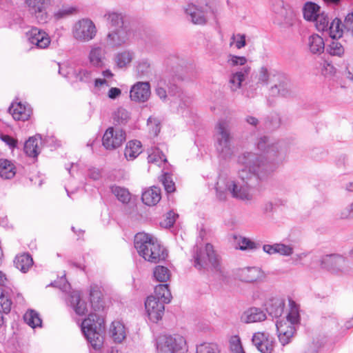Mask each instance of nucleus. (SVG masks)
Segmentation results:
<instances>
[{
  "label": "nucleus",
  "mask_w": 353,
  "mask_h": 353,
  "mask_svg": "<svg viewBox=\"0 0 353 353\" xmlns=\"http://www.w3.org/2000/svg\"><path fill=\"white\" fill-rule=\"evenodd\" d=\"M73 75L77 81L90 83L93 77V71L87 68H78L74 70Z\"/></svg>",
  "instance_id": "nucleus-42"
},
{
  "label": "nucleus",
  "mask_w": 353,
  "mask_h": 353,
  "mask_svg": "<svg viewBox=\"0 0 353 353\" xmlns=\"http://www.w3.org/2000/svg\"><path fill=\"white\" fill-rule=\"evenodd\" d=\"M256 147L263 154L245 152L239 156L238 162L243 167L239 170L237 179L219 176L215 190L219 200H225L228 193L241 201L252 200L261 192L262 181L285 157L283 143L274 142L267 137L259 138Z\"/></svg>",
  "instance_id": "nucleus-1"
},
{
  "label": "nucleus",
  "mask_w": 353,
  "mask_h": 353,
  "mask_svg": "<svg viewBox=\"0 0 353 353\" xmlns=\"http://www.w3.org/2000/svg\"><path fill=\"white\" fill-rule=\"evenodd\" d=\"M39 140L35 137H30L24 143V152L31 157H37L40 152L38 145Z\"/></svg>",
  "instance_id": "nucleus-39"
},
{
  "label": "nucleus",
  "mask_w": 353,
  "mask_h": 353,
  "mask_svg": "<svg viewBox=\"0 0 353 353\" xmlns=\"http://www.w3.org/2000/svg\"><path fill=\"white\" fill-rule=\"evenodd\" d=\"M14 262L16 268L23 272H28L33 264L32 258L28 254L17 256Z\"/></svg>",
  "instance_id": "nucleus-33"
},
{
  "label": "nucleus",
  "mask_w": 353,
  "mask_h": 353,
  "mask_svg": "<svg viewBox=\"0 0 353 353\" xmlns=\"http://www.w3.org/2000/svg\"><path fill=\"white\" fill-rule=\"evenodd\" d=\"M344 78L347 79V83L345 84H343L341 83V86L342 88H347L350 87L352 84H353V67L350 65L346 67L345 72H343Z\"/></svg>",
  "instance_id": "nucleus-58"
},
{
  "label": "nucleus",
  "mask_w": 353,
  "mask_h": 353,
  "mask_svg": "<svg viewBox=\"0 0 353 353\" xmlns=\"http://www.w3.org/2000/svg\"><path fill=\"white\" fill-rule=\"evenodd\" d=\"M25 322L30 327L34 328L41 325L42 321L39 314L33 310H29L23 316Z\"/></svg>",
  "instance_id": "nucleus-41"
},
{
  "label": "nucleus",
  "mask_w": 353,
  "mask_h": 353,
  "mask_svg": "<svg viewBox=\"0 0 353 353\" xmlns=\"http://www.w3.org/2000/svg\"><path fill=\"white\" fill-rule=\"evenodd\" d=\"M265 319V312L258 307H250L245 311L241 316V321L245 323L260 322Z\"/></svg>",
  "instance_id": "nucleus-24"
},
{
  "label": "nucleus",
  "mask_w": 353,
  "mask_h": 353,
  "mask_svg": "<svg viewBox=\"0 0 353 353\" xmlns=\"http://www.w3.org/2000/svg\"><path fill=\"white\" fill-rule=\"evenodd\" d=\"M247 59L245 57H239L235 55H230L228 63L232 65H242L243 67L247 66L245 65Z\"/></svg>",
  "instance_id": "nucleus-59"
},
{
  "label": "nucleus",
  "mask_w": 353,
  "mask_h": 353,
  "mask_svg": "<svg viewBox=\"0 0 353 353\" xmlns=\"http://www.w3.org/2000/svg\"><path fill=\"white\" fill-rule=\"evenodd\" d=\"M125 141V132L120 128H108L102 139V144L107 150H114L120 147Z\"/></svg>",
  "instance_id": "nucleus-9"
},
{
  "label": "nucleus",
  "mask_w": 353,
  "mask_h": 353,
  "mask_svg": "<svg viewBox=\"0 0 353 353\" xmlns=\"http://www.w3.org/2000/svg\"><path fill=\"white\" fill-rule=\"evenodd\" d=\"M214 137L216 149L219 157L228 159L234 154L232 145L231 123L228 119H221L215 126Z\"/></svg>",
  "instance_id": "nucleus-4"
},
{
  "label": "nucleus",
  "mask_w": 353,
  "mask_h": 353,
  "mask_svg": "<svg viewBox=\"0 0 353 353\" xmlns=\"http://www.w3.org/2000/svg\"><path fill=\"white\" fill-rule=\"evenodd\" d=\"M108 48H109L105 43L92 45L88 54V60L90 64L99 68L105 67L107 62Z\"/></svg>",
  "instance_id": "nucleus-11"
},
{
  "label": "nucleus",
  "mask_w": 353,
  "mask_h": 353,
  "mask_svg": "<svg viewBox=\"0 0 353 353\" xmlns=\"http://www.w3.org/2000/svg\"><path fill=\"white\" fill-rule=\"evenodd\" d=\"M68 302L78 315H84L88 312L87 303L82 301L78 291H72L69 294Z\"/></svg>",
  "instance_id": "nucleus-23"
},
{
  "label": "nucleus",
  "mask_w": 353,
  "mask_h": 353,
  "mask_svg": "<svg viewBox=\"0 0 353 353\" xmlns=\"http://www.w3.org/2000/svg\"><path fill=\"white\" fill-rule=\"evenodd\" d=\"M263 251L268 254H277V243L272 245L266 244L263 246Z\"/></svg>",
  "instance_id": "nucleus-64"
},
{
  "label": "nucleus",
  "mask_w": 353,
  "mask_h": 353,
  "mask_svg": "<svg viewBox=\"0 0 353 353\" xmlns=\"http://www.w3.org/2000/svg\"><path fill=\"white\" fill-rule=\"evenodd\" d=\"M250 70V66H244L239 70L232 72L228 81V85L232 92H236L241 88L242 83L248 77Z\"/></svg>",
  "instance_id": "nucleus-18"
},
{
  "label": "nucleus",
  "mask_w": 353,
  "mask_h": 353,
  "mask_svg": "<svg viewBox=\"0 0 353 353\" xmlns=\"http://www.w3.org/2000/svg\"><path fill=\"white\" fill-rule=\"evenodd\" d=\"M105 19L109 30L121 28V26H128L123 21V17L121 13L117 12H108L105 14Z\"/></svg>",
  "instance_id": "nucleus-28"
},
{
  "label": "nucleus",
  "mask_w": 353,
  "mask_h": 353,
  "mask_svg": "<svg viewBox=\"0 0 353 353\" xmlns=\"http://www.w3.org/2000/svg\"><path fill=\"white\" fill-rule=\"evenodd\" d=\"M310 51L312 54H321L325 48L324 41L318 34H312L308 38L307 42Z\"/></svg>",
  "instance_id": "nucleus-32"
},
{
  "label": "nucleus",
  "mask_w": 353,
  "mask_h": 353,
  "mask_svg": "<svg viewBox=\"0 0 353 353\" xmlns=\"http://www.w3.org/2000/svg\"><path fill=\"white\" fill-rule=\"evenodd\" d=\"M231 347L235 350L236 353H244L242 347L241 345L240 339L237 336L234 337L231 341Z\"/></svg>",
  "instance_id": "nucleus-63"
},
{
  "label": "nucleus",
  "mask_w": 353,
  "mask_h": 353,
  "mask_svg": "<svg viewBox=\"0 0 353 353\" xmlns=\"http://www.w3.org/2000/svg\"><path fill=\"white\" fill-rule=\"evenodd\" d=\"M299 320L300 316L299 310L296 306H294L291 307L290 311L287 316V319L285 320H281V321H289L295 327V325L299 323Z\"/></svg>",
  "instance_id": "nucleus-52"
},
{
  "label": "nucleus",
  "mask_w": 353,
  "mask_h": 353,
  "mask_svg": "<svg viewBox=\"0 0 353 353\" xmlns=\"http://www.w3.org/2000/svg\"><path fill=\"white\" fill-rule=\"evenodd\" d=\"M294 252V247L292 245H286L284 243H277V254L281 256H290Z\"/></svg>",
  "instance_id": "nucleus-56"
},
{
  "label": "nucleus",
  "mask_w": 353,
  "mask_h": 353,
  "mask_svg": "<svg viewBox=\"0 0 353 353\" xmlns=\"http://www.w3.org/2000/svg\"><path fill=\"white\" fill-rule=\"evenodd\" d=\"M112 193L117 199L123 203H126L130 200V194L128 190L124 188L112 185L111 188Z\"/></svg>",
  "instance_id": "nucleus-44"
},
{
  "label": "nucleus",
  "mask_w": 353,
  "mask_h": 353,
  "mask_svg": "<svg viewBox=\"0 0 353 353\" xmlns=\"http://www.w3.org/2000/svg\"><path fill=\"white\" fill-rule=\"evenodd\" d=\"M8 110L14 119L19 121L28 120L32 114L30 106L24 105L21 102L12 103Z\"/></svg>",
  "instance_id": "nucleus-21"
},
{
  "label": "nucleus",
  "mask_w": 353,
  "mask_h": 353,
  "mask_svg": "<svg viewBox=\"0 0 353 353\" xmlns=\"http://www.w3.org/2000/svg\"><path fill=\"white\" fill-rule=\"evenodd\" d=\"M114 122L117 124H124L127 123L130 119L129 112L123 108H119L116 111L114 112L112 115Z\"/></svg>",
  "instance_id": "nucleus-47"
},
{
  "label": "nucleus",
  "mask_w": 353,
  "mask_h": 353,
  "mask_svg": "<svg viewBox=\"0 0 353 353\" xmlns=\"http://www.w3.org/2000/svg\"><path fill=\"white\" fill-rule=\"evenodd\" d=\"M14 165L7 159H0V176L2 178L10 179L15 175Z\"/></svg>",
  "instance_id": "nucleus-37"
},
{
  "label": "nucleus",
  "mask_w": 353,
  "mask_h": 353,
  "mask_svg": "<svg viewBox=\"0 0 353 353\" xmlns=\"http://www.w3.org/2000/svg\"><path fill=\"white\" fill-rule=\"evenodd\" d=\"M148 161L149 163H154L157 165H161L162 163L167 161V159L165 155L159 148H152L149 150Z\"/></svg>",
  "instance_id": "nucleus-38"
},
{
  "label": "nucleus",
  "mask_w": 353,
  "mask_h": 353,
  "mask_svg": "<svg viewBox=\"0 0 353 353\" xmlns=\"http://www.w3.org/2000/svg\"><path fill=\"white\" fill-rule=\"evenodd\" d=\"M147 125L150 133L157 137L161 131V120L159 118L151 116L148 119Z\"/></svg>",
  "instance_id": "nucleus-46"
},
{
  "label": "nucleus",
  "mask_w": 353,
  "mask_h": 353,
  "mask_svg": "<svg viewBox=\"0 0 353 353\" xmlns=\"http://www.w3.org/2000/svg\"><path fill=\"white\" fill-rule=\"evenodd\" d=\"M132 36V30L129 26H121V28L109 30L104 42L110 49H118L129 43Z\"/></svg>",
  "instance_id": "nucleus-8"
},
{
  "label": "nucleus",
  "mask_w": 353,
  "mask_h": 353,
  "mask_svg": "<svg viewBox=\"0 0 353 353\" xmlns=\"http://www.w3.org/2000/svg\"><path fill=\"white\" fill-rule=\"evenodd\" d=\"M110 333L111 337L116 343H121L126 338L125 325L119 321H114L112 323Z\"/></svg>",
  "instance_id": "nucleus-29"
},
{
  "label": "nucleus",
  "mask_w": 353,
  "mask_h": 353,
  "mask_svg": "<svg viewBox=\"0 0 353 353\" xmlns=\"http://www.w3.org/2000/svg\"><path fill=\"white\" fill-rule=\"evenodd\" d=\"M141 152V143L140 141L134 140L128 142L124 152L125 158L129 161H132L137 158Z\"/></svg>",
  "instance_id": "nucleus-31"
},
{
  "label": "nucleus",
  "mask_w": 353,
  "mask_h": 353,
  "mask_svg": "<svg viewBox=\"0 0 353 353\" xmlns=\"http://www.w3.org/2000/svg\"><path fill=\"white\" fill-rule=\"evenodd\" d=\"M252 344L261 353H272L274 347V339L268 332H258L253 334Z\"/></svg>",
  "instance_id": "nucleus-14"
},
{
  "label": "nucleus",
  "mask_w": 353,
  "mask_h": 353,
  "mask_svg": "<svg viewBox=\"0 0 353 353\" xmlns=\"http://www.w3.org/2000/svg\"><path fill=\"white\" fill-rule=\"evenodd\" d=\"M158 353H185L188 350L185 339L180 335H163L156 342Z\"/></svg>",
  "instance_id": "nucleus-6"
},
{
  "label": "nucleus",
  "mask_w": 353,
  "mask_h": 353,
  "mask_svg": "<svg viewBox=\"0 0 353 353\" xmlns=\"http://www.w3.org/2000/svg\"><path fill=\"white\" fill-rule=\"evenodd\" d=\"M237 278L243 282L252 283L261 281L265 277L263 272L257 267H248L237 270Z\"/></svg>",
  "instance_id": "nucleus-15"
},
{
  "label": "nucleus",
  "mask_w": 353,
  "mask_h": 353,
  "mask_svg": "<svg viewBox=\"0 0 353 353\" xmlns=\"http://www.w3.org/2000/svg\"><path fill=\"white\" fill-rule=\"evenodd\" d=\"M158 300L164 303H169L172 299V294L168 284H159L154 288V296Z\"/></svg>",
  "instance_id": "nucleus-34"
},
{
  "label": "nucleus",
  "mask_w": 353,
  "mask_h": 353,
  "mask_svg": "<svg viewBox=\"0 0 353 353\" xmlns=\"http://www.w3.org/2000/svg\"><path fill=\"white\" fill-rule=\"evenodd\" d=\"M165 303L160 301L154 296H148L145 302L146 312L150 321L157 323L164 314Z\"/></svg>",
  "instance_id": "nucleus-12"
},
{
  "label": "nucleus",
  "mask_w": 353,
  "mask_h": 353,
  "mask_svg": "<svg viewBox=\"0 0 353 353\" xmlns=\"http://www.w3.org/2000/svg\"><path fill=\"white\" fill-rule=\"evenodd\" d=\"M278 83L272 86L269 90V96L286 97L290 94V85L289 81L283 76L279 75Z\"/></svg>",
  "instance_id": "nucleus-20"
},
{
  "label": "nucleus",
  "mask_w": 353,
  "mask_h": 353,
  "mask_svg": "<svg viewBox=\"0 0 353 353\" xmlns=\"http://www.w3.org/2000/svg\"><path fill=\"white\" fill-rule=\"evenodd\" d=\"M73 37L79 42H88L97 35V29L94 22L88 18L77 21L72 26Z\"/></svg>",
  "instance_id": "nucleus-7"
},
{
  "label": "nucleus",
  "mask_w": 353,
  "mask_h": 353,
  "mask_svg": "<svg viewBox=\"0 0 353 353\" xmlns=\"http://www.w3.org/2000/svg\"><path fill=\"white\" fill-rule=\"evenodd\" d=\"M134 247L139 255L152 263H159L167 257L166 250L153 236L145 233H137L134 236Z\"/></svg>",
  "instance_id": "nucleus-3"
},
{
  "label": "nucleus",
  "mask_w": 353,
  "mask_h": 353,
  "mask_svg": "<svg viewBox=\"0 0 353 353\" xmlns=\"http://www.w3.org/2000/svg\"><path fill=\"white\" fill-rule=\"evenodd\" d=\"M339 216L341 219H353V201L341 210Z\"/></svg>",
  "instance_id": "nucleus-57"
},
{
  "label": "nucleus",
  "mask_w": 353,
  "mask_h": 353,
  "mask_svg": "<svg viewBox=\"0 0 353 353\" xmlns=\"http://www.w3.org/2000/svg\"><path fill=\"white\" fill-rule=\"evenodd\" d=\"M177 216L178 214L174 213L173 211L168 212L166 214L165 219L161 221V226L165 228L172 227L174 225Z\"/></svg>",
  "instance_id": "nucleus-54"
},
{
  "label": "nucleus",
  "mask_w": 353,
  "mask_h": 353,
  "mask_svg": "<svg viewBox=\"0 0 353 353\" xmlns=\"http://www.w3.org/2000/svg\"><path fill=\"white\" fill-rule=\"evenodd\" d=\"M81 330L92 347L98 350L103 345L104 321L97 314H90L81 323Z\"/></svg>",
  "instance_id": "nucleus-5"
},
{
  "label": "nucleus",
  "mask_w": 353,
  "mask_h": 353,
  "mask_svg": "<svg viewBox=\"0 0 353 353\" xmlns=\"http://www.w3.org/2000/svg\"><path fill=\"white\" fill-rule=\"evenodd\" d=\"M28 11L35 16L41 23L47 22L46 8L50 4V0H25Z\"/></svg>",
  "instance_id": "nucleus-13"
},
{
  "label": "nucleus",
  "mask_w": 353,
  "mask_h": 353,
  "mask_svg": "<svg viewBox=\"0 0 353 353\" xmlns=\"http://www.w3.org/2000/svg\"><path fill=\"white\" fill-rule=\"evenodd\" d=\"M196 353H220V350L217 344L205 342L196 345Z\"/></svg>",
  "instance_id": "nucleus-45"
},
{
  "label": "nucleus",
  "mask_w": 353,
  "mask_h": 353,
  "mask_svg": "<svg viewBox=\"0 0 353 353\" xmlns=\"http://www.w3.org/2000/svg\"><path fill=\"white\" fill-rule=\"evenodd\" d=\"M270 77V73L268 68L265 66L260 68L256 75V79L257 80L256 85H267L269 82Z\"/></svg>",
  "instance_id": "nucleus-49"
},
{
  "label": "nucleus",
  "mask_w": 353,
  "mask_h": 353,
  "mask_svg": "<svg viewBox=\"0 0 353 353\" xmlns=\"http://www.w3.org/2000/svg\"><path fill=\"white\" fill-rule=\"evenodd\" d=\"M343 26L353 36V13H349L345 17Z\"/></svg>",
  "instance_id": "nucleus-61"
},
{
  "label": "nucleus",
  "mask_w": 353,
  "mask_h": 353,
  "mask_svg": "<svg viewBox=\"0 0 353 353\" xmlns=\"http://www.w3.org/2000/svg\"><path fill=\"white\" fill-rule=\"evenodd\" d=\"M232 39L235 41V46L236 48L241 49L246 45L245 35L241 34H237L236 35H232Z\"/></svg>",
  "instance_id": "nucleus-60"
},
{
  "label": "nucleus",
  "mask_w": 353,
  "mask_h": 353,
  "mask_svg": "<svg viewBox=\"0 0 353 353\" xmlns=\"http://www.w3.org/2000/svg\"><path fill=\"white\" fill-rule=\"evenodd\" d=\"M136 71L140 77L148 76L150 72V63L147 60L139 61L136 66Z\"/></svg>",
  "instance_id": "nucleus-50"
},
{
  "label": "nucleus",
  "mask_w": 353,
  "mask_h": 353,
  "mask_svg": "<svg viewBox=\"0 0 353 353\" xmlns=\"http://www.w3.org/2000/svg\"><path fill=\"white\" fill-rule=\"evenodd\" d=\"M73 11L74 8H72L60 9L54 12V17L56 20H59L70 15Z\"/></svg>",
  "instance_id": "nucleus-62"
},
{
  "label": "nucleus",
  "mask_w": 353,
  "mask_h": 353,
  "mask_svg": "<svg viewBox=\"0 0 353 353\" xmlns=\"http://www.w3.org/2000/svg\"><path fill=\"white\" fill-rule=\"evenodd\" d=\"M320 7L312 2H307L303 7V17L307 21H314L320 14Z\"/></svg>",
  "instance_id": "nucleus-36"
},
{
  "label": "nucleus",
  "mask_w": 353,
  "mask_h": 353,
  "mask_svg": "<svg viewBox=\"0 0 353 353\" xmlns=\"http://www.w3.org/2000/svg\"><path fill=\"white\" fill-rule=\"evenodd\" d=\"M162 183L165 191L168 193L174 192L175 185L172 181V176L168 173H165L161 178Z\"/></svg>",
  "instance_id": "nucleus-51"
},
{
  "label": "nucleus",
  "mask_w": 353,
  "mask_h": 353,
  "mask_svg": "<svg viewBox=\"0 0 353 353\" xmlns=\"http://www.w3.org/2000/svg\"><path fill=\"white\" fill-rule=\"evenodd\" d=\"M150 96V86L148 82H138L130 90V99L137 102H145Z\"/></svg>",
  "instance_id": "nucleus-16"
},
{
  "label": "nucleus",
  "mask_w": 353,
  "mask_h": 353,
  "mask_svg": "<svg viewBox=\"0 0 353 353\" xmlns=\"http://www.w3.org/2000/svg\"><path fill=\"white\" fill-rule=\"evenodd\" d=\"M90 299L92 309L94 311H99L104 307L102 299V293L100 287L97 285H92L90 289Z\"/></svg>",
  "instance_id": "nucleus-27"
},
{
  "label": "nucleus",
  "mask_w": 353,
  "mask_h": 353,
  "mask_svg": "<svg viewBox=\"0 0 353 353\" xmlns=\"http://www.w3.org/2000/svg\"><path fill=\"white\" fill-rule=\"evenodd\" d=\"M237 244L236 248L241 250H253L258 248V243L244 236H234Z\"/></svg>",
  "instance_id": "nucleus-40"
},
{
  "label": "nucleus",
  "mask_w": 353,
  "mask_h": 353,
  "mask_svg": "<svg viewBox=\"0 0 353 353\" xmlns=\"http://www.w3.org/2000/svg\"><path fill=\"white\" fill-rule=\"evenodd\" d=\"M143 202L149 206L156 205L161 199L160 189L157 187L150 188L143 192L141 196Z\"/></svg>",
  "instance_id": "nucleus-30"
},
{
  "label": "nucleus",
  "mask_w": 353,
  "mask_h": 353,
  "mask_svg": "<svg viewBox=\"0 0 353 353\" xmlns=\"http://www.w3.org/2000/svg\"><path fill=\"white\" fill-rule=\"evenodd\" d=\"M329 53L331 55L341 57L344 53V48L336 41H333L329 46Z\"/></svg>",
  "instance_id": "nucleus-53"
},
{
  "label": "nucleus",
  "mask_w": 353,
  "mask_h": 353,
  "mask_svg": "<svg viewBox=\"0 0 353 353\" xmlns=\"http://www.w3.org/2000/svg\"><path fill=\"white\" fill-rule=\"evenodd\" d=\"M267 312L274 318L279 317L282 315L284 309L283 301L278 298L270 299L265 304Z\"/></svg>",
  "instance_id": "nucleus-26"
},
{
  "label": "nucleus",
  "mask_w": 353,
  "mask_h": 353,
  "mask_svg": "<svg viewBox=\"0 0 353 353\" xmlns=\"http://www.w3.org/2000/svg\"><path fill=\"white\" fill-rule=\"evenodd\" d=\"M0 305L5 314L10 312L12 302L11 300L5 295L3 290H0Z\"/></svg>",
  "instance_id": "nucleus-55"
},
{
  "label": "nucleus",
  "mask_w": 353,
  "mask_h": 353,
  "mask_svg": "<svg viewBox=\"0 0 353 353\" xmlns=\"http://www.w3.org/2000/svg\"><path fill=\"white\" fill-rule=\"evenodd\" d=\"M153 275L157 281L160 283H165L170 279L171 274L170 271L168 268L162 265H157L153 271Z\"/></svg>",
  "instance_id": "nucleus-43"
},
{
  "label": "nucleus",
  "mask_w": 353,
  "mask_h": 353,
  "mask_svg": "<svg viewBox=\"0 0 353 353\" xmlns=\"http://www.w3.org/2000/svg\"><path fill=\"white\" fill-rule=\"evenodd\" d=\"M313 21H315L317 30L323 32H325L326 30L330 24L327 14H325L324 12L319 14V16Z\"/></svg>",
  "instance_id": "nucleus-48"
},
{
  "label": "nucleus",
  "mask_w": 353,
  "mask_h": 353,
  "mask_svg": "<svg viewBox=\"0 0 353 353\" xmlns=\"http://www.w3.org/2000/svg\"><path fill=\"white\" fill-rule=\"evenodd\" d=\"M343 27L341 21L338 18H335L330 23L325 32L333 39H339L343 35Z\"/></svg>",
  "instance_id": "nucleus-35"
},
{
  "label": "nucleus",
  "mask_w": 353,
  "mask_h": 353,
  "mask_svg": "<svg viewBox=\"0 0 353 353\" xmlns=\"http://www.w3.org/2000/svg\"><path fill=\"white\" fill-rule=\"evenodd\" d=\"M275 325L280 343L282 345L288 344L296 332L295 327L289 321H276Z\"/></svg>",
  "instance_id": "nucleus-17"
},
{
  "label": "nucleus",
  "mask_w": 353,
  "mask_h": 353,
  "mask_svg": "<svg viewBox=\"0 0 353 353\" xmlns=\"http://www.w3.org/2000/svg\"><path fill=\"white\" fill-rule=\"evenodd\" d=\"M273 12L288 26H292L296 20V13L291 6L283 0H272Z\"/></svg>",
  "instance_id": "nucleus-10"
},
{
  "label": "nucleus",
  "mask_w": 353,
  "mask_h": 353,
  "mask_svg": "<svg viewBox=\"0 0 353 353\" xmlns=\"http://www.w3.org/2000/svg\"><path fill=\"white\" fill-rule=\"evenodd\" d=\"M28 37L30 43L38 48H46L50 43V37L46 32L37 28H32L28 33Z\"/></svg>",
  "instance_id": "nucleus-19"
},
{
  "label": "nucleus",
  "mask_w": 353,
  "mask_h": 353,
  "mask_svg": "<svg viewBox=\"0 0 353 353\" xmlns=\"http://www.w3.org/2000/svg\"><path fill=\"white\" fill-rule=\"evenodd\" d=\"M345 263V259L338 254L325 255L321 259L322 268L330 270H341Z\"/></svg>",
  "instance_id": "nucleus-22"
},
{
  "label": "nucleus",
  "mask_w": 353,
  "mask_h": 353,
  "mask_svg": "<svg viewBox=\"0 0 353 353\" xmlns=\"http://www.w3.org/2000/svg\"><path fill=\"white\" fill-rule=\"evenodd\" d=\"M193 265L199 270L212 272L219 277H225V274L221 265V258L210 243L196 246L192 254Z\"/></svg>",
  "instance_id": "nucleus-2"
},
{
  "label": "nucleus",
  "mask_w": 353,
  "mask_h": 353,
  "mask_svg": "<svg viewBox=\"0 0 353 353\" xmlns=\"http://www.w3.org/2000/svg\"><path fill=\"white\" fill-rule=\"evenodd\" d=\"M134 52L130 50H122L114 54V63L119 69L127 68L134 59Z\"/></svg>",
  "instance_id": "nucleus-25"
}]
</instances>
